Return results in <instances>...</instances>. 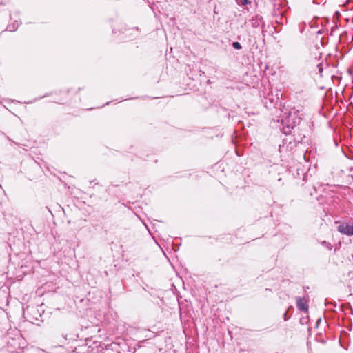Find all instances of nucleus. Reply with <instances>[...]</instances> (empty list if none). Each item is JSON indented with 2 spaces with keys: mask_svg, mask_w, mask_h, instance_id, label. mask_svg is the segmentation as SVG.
<instances>
[{
  "mask_svg": "<svg viewBox=\"0 0 353 353\" xmlns=\"http://www.w3.org/2000/svg\"><path fill=\"white\" fill-rule=\"evenodd\" d=\"M297 305L301 310L306 311L307 310V307L305 305V304L302 302L301 300H299L297 301Z\"/></svg>",
  "mask_w": 353,
  "mask_h": 353,
  "instance_id": "obj_2",
  "label": "nucleus"
},
{
  "mask_svg": "<svg viewBox=\"0 0 353 353\" xmlns=\"http://www.w3.org/2000/svg\"><path fill=\"white\" fill-rule=\"evenodd\" d=\"M339 231L347 235H353V225H341L339 226Z\"/></svg>",
  "mask_w": 353,
  "mask_h": 353,
  "instance_id": "obj_1",
  "label": "nucleus"
},
{
  "mask_svg": "<svg viewBox=\"0 0 353 353\" xmlns=\"http://www.w3.org/2000/svg\"><path fill=\"white\" fill-rule=\"evenodd\" d=\"M232 46L235 49H241V45L239 42H234L232 43Z\"/></svg>",
  "mask_w": 353,
  "mask_h": 353,
  "instance_id": "obj_3",
  "label": "nucleus"
}]
</instances>
